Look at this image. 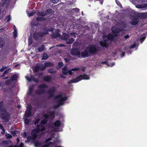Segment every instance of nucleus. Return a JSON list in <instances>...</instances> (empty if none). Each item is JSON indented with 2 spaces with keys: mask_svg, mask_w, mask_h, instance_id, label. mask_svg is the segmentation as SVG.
Returning <instances> with one entry per match:
<instances>
[{
  "mask_svg": "<svg viewBox=\"0 0 147 147\" xmlns=\"http://www.w3.org/2000/svg\"><path fill=\"white\" fill-rule=\"evenodd\" d=\"M54 114V111H51L49 113L50 116L49 115H44L43 117L44 119L41 121L40 125L38 126L37 129H34L32 132L31 135L34 139H35L38 135H41L43 134V131L46 129L44 124L46 123L47 118L49 116H50L51 118H53Z\"/></svg>",
  "mask_w": 147,
  "mask_h": 147,
  "instance_id": "obj_1",
  "label": "nucleus"
},
{
  "mask_svg": "<svg viewBox=\"0 0 147 147\" xmlns=\"http://www.w3.org/2000/svg\"><path fill=\"white\" fill-rule=\"evenodd\" d=\"M111 30L113 32L114 34L112 35L111 34H109L107 36L104 35L103 36V41L100 42V44L102 46L106 47L107 45V42L109 40H113L114 37L117 36V34L121 31L119 28H117L115 26L112 27Z\"/></svg>",
  "mask_w": 147,
  "mask_h": 147,
  "instance_id": "obj_2",
  "label": "nucleus"
},
{
  "mask_svg": "<svg viewBox=\"0 0 147 147\" xmlns=\"http://www.w3.org/2000/svg\"><path fill=\"white\" fill-rule=\"evenodd\" d=\"M0 118L2 120V122H8L10 119V115L7 111L3 101L0 102Z\"/></svg>",
  "mask_w": 147,
  "mask_h": 147,
  "instance_id": "obj_3",
  "label": "nucleus"
},
{
  "mask_svg": "<svg viewBox=\"0 0 147 147\" xmlns=\"http://www.w3.org/2000/svg\"><path fill=\"white\" fill-rule=\"evenodd\" d=\"M67 99L66 97L65 96L64 94L60 93L56 96L55 98V99L59 104L55 106L54 108H57L59 107V106L63 105L64 102Z\"/></svg>",
  "mask_w": 147,
  "mask_h": 147,
  "instance_id": "obj_4",
  "label": "nucleus"
},
{
  "mask_svg": "<svg viewBox=\"0 0 147 147\" xmlns=\"http://www.w3.org/2000/svg\"><path fill=\"white\" fill-rule=\"evenodd\" d=\"M76 35L75 33H71L69 34H65L63 36V39L66 41L67 44H70L74 41L73 38H76Z\"/></svg>",
  "mask_w": 147,
  "mask_h": 147,
  "instance_id": "obj_5",
  "label": "nucleus"
},
{
  "mask_svg": "<svg viewBox=\"0 0 147 147\" xmlns=\"http://www.w3.org/2000/svg\"><path fill=\"white\" fill-rule=\"evenodd\" d=\"M96 51V49L95 45H92L90 46L87 48L86 50L81 53L82 56L84 57H88L89 56V53H93Z\"/></svg>",
  "mask_w": 147,
  "mask_h": 147,
  "instance_id": "obj_6",
  "label": "nucleus"
},
{
  "mask_svg": "<svg viewBox=\"0 0 147 147\" xmlns=\"http://www.w3.org/2000/svg\"><path fill=\"white\" fill-rule=\"evenodd\" d=\"M89 79V76H88L85 75H80V76L77 77L75 79H73L71 81L69 82H68V84H71L74 83H75L79 81H80L82 79L87 80Z\"/></svg>",
  "mask_w": 147,
  "mask_h": 147,
  "instance_id": "obj_7",
  "label": "nucleus"
},
{
  "mask_svg": "<svg viewBox=\"0 0 147 147\" xmlns=\"http://www.w3.org/2000/svg\"><path fill=\"white\" fill-rule=\"evenodd\" d=\"M53 30V29L50 30H49L47 31H45L44 32L35 33L33 35V38L36 40H37L40 37H42L44 35L48 33V31H51Z\"/></svg>",
  "mask_w": 147,
  "mask_h": 147,
  "instance_id": "obj_8",
  "label": "nucleus"
},
{
  "mask_svg": "<svg viewBox=\"0 0 147 147\" xmlns=\"http://www.w3.org/2000/svg\"><path fill=\"white\" fill-rule=\"evenodd\" d=\"M48 88L45 84H41L38 86L39 90L36 91V93L38 94H40L44 93L45 91V89Z\"/></svg>",
  "mask_w": 147,
  "mask_h": 147,
  "instance_id": "obj_9",
  "label": "nucleus"
},
{
  "mask_svg": "<svg viewBox=\"0 0 147 147\" xmlns=\"http://www.w3.org/2000/svg\"><path fill=\"white\" fill-rule=\"evenodd\" d=\"M78 68H75L72 69L71 70H67V67H65L62 68V72L63 74L65 75H67L68 74L69 75H71L73 74V71H77L79 70Z\"/></svg>",
  "mask_w": 147,
  "mask_h": 147,
  "instance_id": "obj_10",
  "label": "nucleus"
},
{
  "mask_svg": "<svg viewBox=\"0 0 147 147\" xmlns=\"http://www.w3.org/2000/svg\"><path fill=\"white\" fill-rule=\"evenodd\" d=\"M52 137H53L52 136L51 137L47 139L46 140V143H47V144L44 145L42 147H49V146L50 145H51L52 146H53L55 144L56 142H58V141L57 140L54 141L53 143L50 142V143H49L48 142L51 140Z\"/></svg>",
  "mask_w": 147,
  "mask_h": 147,
  "instance_id": "obj_11",
  "label": "nucleus"
},
{
  "mask_svg": "<svg viewBox=\"0 0 147 147\" xmlns=\"http://www.w3.org/2000/svg\"><path fill=\"white\" fill-rule=\"evenodd\" d=\"M71 54L73 55H77L78 57L80 56V53L79 50L77 49L74 48L71 50Z\"/></svg>",
  "mask_w": 147,
  "mask_h": 147,
  "instance_id": "obj_12",
  "label": "nucleus"
},
{
  "mask_svg": "<svg viewBox=\"0 0 147 147\" xmlns=\"http://www.w3.org/2000/svg\"><path fill=\"white\" fill-rule=\"evenodd\" d=\"M53 12V11L52 9H49L47 10L45 12H38L37 13V14L39 16H44L49 13H52Z\"/></svg>",
  "mask_w": 147,
  "mask_h": 147,
  "instance_id": "obj_13",
  "label": "nucleus"
},
{
  "mask_svg": "<svg viewBox=\"0 0 147 147\" xmlns=\"http://www.w3.org/2000/svg\"><path fill=\"white\" fill-rule=\"evenodd\" d=\"M25 78L26 80L29 82H31L32 81H33L37 82L39 81V80L38 79L35 78L32 76H31L30 78H29V77L27 76H26Z\"/></svg>",
  "mask_w": 147,
  "mask_h": 147,
  "instance_id": "obj_14",
  "label": "nucleus"
},
{
  "mask_svg": "<svg viewBox=\"0 0 147 147\" xmlns=\"http://www.w3.org/2000/svg\"><path fill=\"white\" fill-rule=\"evenodd\" d=\"M45 66H43L41 67L40 69L42 70H44L47 67H52L53 66V64L50 62L45 63Z\"/></svg>",
  "mask_w": 147,
  "mask_h": 147,
  "instance_id": "obj_15",
  "label": "nucleus"
},
{
  "mask_svg": "<svg viewBox=\"0 0 147 147\" xmlns=\"http://www.w3.org/2000/svg\"><path fill=\"white\" fill-rule=\"evenodd\" d=\"M118 26L120 27V30H122L123 28H125L126 26V24L124 22H121L118 24Z\"/></svg>",
  "mask_w": 147,
  "mask_h": 147,
  "instance_id": "obj_16",
  "label": "nucleus"
},
{
  "mask_svg": "<svg viewBox=\"0 0 147 147\" xmlns=\"http://www.w3.org/2000/svg\"><path fill=\"white\" fill-rule=\"evenodd\" d=\"M9 3V1L8 0H2L1 2V5L2 6H3L5 5L7 7Z\"/></svg>",
  "mask_w": 147,
  "mask_h": 147,
  "instance_id": "obj_17",
  "label": "nucleus"
},
{
  "mask_svg": "<svg viewBox=\"0 0 147 147\" xmlns=\"http://www.w3.org/2000/svg\"><path fill=\"white\" fill-rule=\"evenodd\" d=\"M139 21L138 19V18H135L132 19L131 21V24L133 25L137 24Z\"/></svg>",
  "mask_w": 147,
  "mask_h": 147,
  "instance_id": "obj_18",
  "label": "nucleus"
},
{
  "mask_svg": "<svg viewBox=\"0 0 147 147\" xmlns=\"http://www.w3.org/2000/svg\"><path fill=\"white\" fill-rule=\"evenodd\" d=\"M60 36V34L58 32L57 30H56L55 32H54L52 36L54 38H55Z\"/></svg>",
  "mask_w": 147,
  "mask_h": 147,
  "instance_id": "obj_19",
  "label": "nucleus"
},
{
  "mask_svg": "<svg viewBox=\"0 0 147 147\" xmlns=\"http://www.w3.org/2000/svg\"><path fill=\"white\" fill-rule=\"evenodd\" d=\"M136 7L138 8H146L147 7V3H144L142 5H136Z\"/></svg>",
  "mask_w": 147,
  "mask_h": 147,
  "instance_id": "obj_20",
  "label": "nucleus"
},
{
  "mask_svg": "<svg viewBox=\"0 0 147 147\" xmlns=\"http://www.w3.org/2000/svg\"><path fill=\"white\" fill-rule=\"evenodd\" d=\"M30 110L31 109L30 108L29 109H28L26 111L25 116L26 118H28L30 115L31 114Z\"/></svg>",
  "mask_w": 147,
  "mask_h": 147,
  "instance_id": "obj_21",
  "label": "nucleus"
},
{
  "mask_svg": "<svg viewBox=\"0 0 147 147\" xmlns=\"http://www.w3.org/2000/svg\"><path fill=\"white\" fill-rule=\"evenodd\" d=\"M5 41L2 37H0V48H1L4 45Z\"/></svg>",
  "mask_w": 147,
  "mask_h": 147,
  "instance_id": "obj_22",
  "label": "nucleus"
},
{
  "mask_svg": "<svg viewBox=\"0 0 147 147\" xmlns=\"http://www.w3.org/2000/svg\"><path fill=\"white\" fill-rule=\"evenodd\" d=\"M61 124V122L59 120H57L54 123V125L55 127H58Z\"/></svg>",
  "mask_w": 147,
  "mask_h": 147,
  "instance_id": "obj_23",
  "label": "nucleus"
},
{
  "mask_svg": "<svg viewBox=\"0 0 147 147\" xmlns=\"http://www.w3.org/2000/svg\"><path fill=\"white\" fill-rule=\"evenodd\" d=\"M11 70V69L9 68L8 69L6 70L4 72L3 74L1 76V77H3L5 76V75L6 74H7Z\"/></svg>",
  "mask_w": 147,
  "mask_h": 147,
  "instance_id": "obj_24",
  "label": "nucleus"
},
{
  "mask_svg": "<svg viewBox=\"0 0 147 147\" xmlns=\"http://www.w3.org/2000/svg\"><path fill=\"white\" fill-rule=\"evenodd\" d=\"M45 49L44 45H42L38 49V50L40 52L43 51Z\"/></svg>",
  "mask_w": 147,
  "mask_h": 147,
  "instance_id": "obj_25",
  "label": "nucleus"
},
{
  "mask_svg": "<svg viewBox=\"0 0 147 147\" xmlns=\"http://www.w3.org/2000/svg\"><path fill=\"white\" fill-rule=\"evenodd\" d=\"M43 79L45 81L47 82H49L51 80V78L49 76H47L46 77H45L43 78Z\"/></svg>",
  "mask_w": 147,
  "mask_h": 147,
  "instance_id": "obj_26",
  "label": "nucleus"
},
{
  "mask_svg": "<svg viewBox=\"0 0 147 147\" xmlns=\"http://www.w3.org/2000/svg\"><path fill=\"white\" fill-rule=\"evenodd\" d=\"M54 92V89L50 90L49 91V92L50 97H52L53 96V95Z\"/></svg>",
  "mask_w": 147,
  "mask_h": 147,
  "instance_id": "obj_27",
  "label": "nucleus"
},
{
  "mask_svg": "<svg viewBox=\"0 0 147 147\" xmlns=\"http://www.w3.org/2000/svg\"><path fill=\"white\" fill-rule=\"evenodd\" d=\"M58 65L57 67V69H59L61 67H62L63 65V64L62 62H59L58 63Z\"/></svg>",
  "mask_w": 147,
  "mask_h": 147,
  "instance_id": "obj_28",
  "label": "nucleus"
},
{
  "mask_svg": "<svg viewBox=\"0 0 147 147\" xmlns=\"http://www.w3.org/2000/svg\"><path fill=\"white\" fill-rule=\"evenodd\" d=\"M48 57L49 56L48 55L44 53L43 55L42 59L45 60L47 59L48 58Z\"/></svg>",
  "mask_w": 147,
  "mask_h": 147,
  "instance_id": "obj_29",
  "label": "nucleus"
},
{
  "mask_svg": "<svg viewBox=\"0 0 147 147\" xmlns=\"http://www.w3.org/2000/svg\"><path fill=\"white\" fill-rule=\"evenodd\" d=\"M18 78V76L16 75H14L11 78V80L12 81L15 80L17 79Z\"/></svg>",
  "mask_w": 147,
  "mask_h": 147,
  "instance_id": "obj_30",
  "label": "nucleus"
},
{
  "mask_svg": "<svg viewBox=\"0 0 147 147\" xmlns=\"http://www.w3.org/2000/svg\"><path fill=\"white\" fill-rule=\"evenodd\" d=\"M141 17L143 18H145L147 17V13H142Z\"/></svg>",
  "mask_w": 147,
  "mask_h": 147,
  "instance_id": "obj_31",
  "label": "nucleus"
},
{
  "mask_svg": "<svg viewBox=\"0 0 147 147\" xmlns=\"http://www.w3.org/2000/svg\"><path fill=\"white\" fill-rule=\"evenodd\" d=\"M36 12H33L31 13H29L28 11H27V13L29 17H30L33 16L34 15Z\"/></svg>",
  "mask_w": 147,
  "mask_h": 147,
  "instance_id": "obj_32",
  "label": "nucleus"
},
{
  "mask_svg": "<svg viewBox=\"0 0 147 147\" xmlns=\"http://www.w3.org/2000/svg\"><path fill=\"white\" fill-rule=\"evenodd\" d=\"M39 67L38 66H36L33 68V70L35 72H37L39 70Z\"/></svg>",
  "mask_w": 147,
  "mask_h": 147,
  "instance_id": "obj_33",
  "label": "nucleus"
},
{
  "mask_svg": "<svg viewBox=\"0 0 147 147\" xmlns=\"http://www.w3.org/2000/svg\"><path fill=\"white\" fill-rule=\"evenodd\" d=\"M33 86H30L29 87V93L30 94H31L33 90Z\"/></svg>",
  "mask_w": 147,
  "mask_h": 147,
  "instance_id": "obj_34",
  "label": "nucleus"
},
{
  "mask_svg": "<svg viewBox=\"0 0 147 147\" xmlns=\"http://www.w3.org/2000/svg\"><path fill=\"white\" fill-rule=\"evenodd\" d=\"M24 122L25 124L28 125L30 122V120L27 118H25L24 120Z\"/></svg>",
  "mask_w": 147,
  "mask_h": 147,
  "instance_id": "obj_35",
  "label": "nucleus"
},
{
  "mask_svg": "<svg viewBox=\"0 0 147 147\" xmlns=\"http://www.w3.org/2000/svg\"><path fill=\"white\" fill-rule=\"evenodd\" d=\"M13 34L14 38H16L17 36V31H14L13 32Z\"/></svg>",
  "mask_w": 147,
  "mask_h": 147,
  "instance_id": "obj_36",
  "label": "nucleus"
},
{
  "mask_svg": "<svg viewBox=\"0 0 147 147\" xmlns=\"http://www.w3.org/2000/svg\"><path fill=\"white\" fill-rule=\"evenodd\" d=\"M7 68V67L5 66H2V68L0 69V71L1 72H2L4 71V70Z\"/></svg>",
  "mask_w": 147,
  "mask_h": 147,
  "instance_id": "obj_37",
  "label": "nucleus"
},
{
  "mask_svg": "<svg viewBox=\"0 0 147 147\" xmlns=\"http://www.w3.org/2000/svg\"><path fill=\"white\" fill-rule=\"evenodd\" d=\"M36 19L37 20L42 21L44 20V18H43L38 17L36 18Z\"/></svg>",
  "mask_w": 147,
  "mask_h": 147,
  "instance_id": "obj_38",
  "label": "nucleus"
},
{
  "mask_svg": "<svg viewBox=\"0 0 147 147\" xmlns=\"http://www.w3.org/2000/svg\"><path fill=\"white\" fill-rule=\"evenodd\" d=\"M50 126L51 127V128H52V129L51 130H52L53 131H58V129L54 128L53 126Z\"/></svg>",
  "mask_w": 147,
  "mask_h": 147,
  "instance_id": "obj_39",
  "label": "nucleus"
},
{
  "mask_svg": "<svg viewBox=\"0 0 147 147\" xmlns=\"http://www.w3.org/2000/svg\"><path fill=\"white\" fill-rule=\"evenodd\" d=\"M34 144L35 146L36 147L39 146L40 145V143L38 142H35Z\"/></svg>",
  "mask_w": 147,
  "mask_h": 147,
  "instance_id": "obj_40",
  "label": "nucleus"
},
{
  "mask_svg": "<svg viewBox=\"0 0 147 147\" xmlns=\"http://www.w3.org/2000/svg\"><path fill=\"white\" fill-rule=\"evenodd\" d=\"M6 137L7 139H10L12 138L11 135L9 134H7L6 135Z\"/></svg>",
  "mask_w": 147,
  "mask_h": 147,
  "instance_id": "obj_41",
  "label": "nucleus"
},
{
  "mask_svg": "<svg viewBox=\"0 0 147 147\" xmlns=\"http://www.w3.org/2000/svg\"><path fill=\"white\" fill-rule=\"evenodd\" d=\"M58 1V0H51V1L52 3L54 4L57 3Z\"/></svg>",
  "mask_w": 147,
  "mask_h": 147,
  "instance_id": "obj_42",
  "label": "nucleus"
},
{
  "mask_svg": "<svg viewBox=\"0 0 147 147\" xmlns=\"http://www.w3.org/2000/svg\"><path fill=\"white\" fill-rule=\"evenodd\" d=\"M55 70H54L53 69H50L48 70V71L50 73H53L54 72Z\"/></svg>",
  "mask_w": 147,
  "mask_h": 147,
  "instance_id": "obj_43",
  "label": "nucleus"
},
{
  "mask_svg": "<svg viewBox=\"0 0 147 147\" xmlns=\"http://www.w3.org/2000/svg\"><path fill=\"white\" fill-rule=\"evenodd\" d=\"M6 19L7 20V22H9L11 20V18L10 16H8L6 18Z\"/></svg>",
  "mask_w": 147,
  "mask_h": 147,
  "instance_id": "obj_44",
  "label": "nucleus"
},
{
  "mask_svg": "<svg viewBox=\"0 0 147 147\" xmlns=\"http://www.w3.org/2000/svg\"><path fill=\"white\" fill-rule=\"evenodd\" d=\"M72 10L76 13L78 12L79 11V9L78 8H74L72 9Z\"/></svg>",
  "mask_w": 147,
  "mask_h": 147,
  "instance_id": "obj_45",
  "label": "nucleus"
},
{
  "mask_svg": "<svg viewBox=\"0 0 147 147\" xmlns=\"http://www.w3.org/2000/svg\"><path fill=\"white\" fill-rule=\"evenodd\" d=\"M0 129L3 131H5V129L3 127L2 125L0 123Z\"/></svg>",
  "mask_w": 147,
  "mask_h": 147,
  "instance_id": "obj_46",
  "label": "nucleus"
},
{
  "mask_svg": "<svg viewBox=\"0 0 147 147\" xmlns=\"http://www.w3.org/2000/svg\"><path fill=\"white\" fill-rule=\"evenodd\" d=\"M40 119H37L35 122V125H36L40 121Z\"/></svg>",
  "mask_w": 147,
  "mask_h": 147,
  "instance_id": "obj_47",
  "label": "nucleus"
},
{
  "mask_svg": "<svg viewBox=\"0 0 147 147\" xmlns=\"http://www.w3.org/2000/svg\"><path fill=\"white\" fill-rule=\"evenodd\" d=\"M11 133L13 136H15L16 135V132L15 131H12L11 132Z\"/></svg>",
  "mask_w": 147,
  "mask_h": 147,
  "instance_id": "obj_48",
  "label": "nucleus"
},
{
  "mask_svg": "<svg viewBox=\"0 0 147 147\" xmlns=\"http://www.w3.org/2000/svg\"><path fill=\"white\" fill-rule=\"evenodd\" d=\"M115 63H113L111 64H107V65L108 66L112 67L114 65H115Z\"/></svg>",
  "mask_w": 147,
  "mask_h": 147,
  "instance_id": "obj_49",
  "label": "nucleus"
},
{
  "mask_svg": "<svg viewBox=\"0 0 147 147\" xmlns=\"http://www.w3.org/2000/svg\"><path fill=\"white\" fill-rule=\"evenodd\" d=\"M146 37H143L142 38L140 39V41L141 43L144 40Z\"/></svg>",
  "mask_w": 147,
  "mask_h": 147,
  "instance_id": "obj_50",
  "label": "nucleus"
},
{
  "mask_svg": "<svg viewBox=\"0 0 147 147\" xmlns=\"http://www.w3.org/2000/svg\"><path fill=\"white\" fill-rule=\"evenodd\" d=\"M27 136V135L26 134V133L25 132H24L23 134V136L24 137H26Z\"/></svg>",
  "mask_w": 147,
  "mask_h": 147,
  "instance_id": "obj_51",
  "label": "nucleus"
},
{
  "mask_svg": "<svg viewBox=\"0 0 147 147\" xmlns=\"http://www.w3.org/2000/svg\"><path fill=\"white\" fill-rule=\"evenodd\" d=\"M78 68L79 69V70L80 69V68ZM80 69L81 70H82V71H85V68L84 67H82L81 69Z\"/></svg>",
  "mask_w": 147,
  "mask_h": 147,
  "instance_id": "obj_52",
  "label": "nucleus"
},
{
  "mask_svg": "<svg viewBox=\"0 0 147 147\" xmlns=\"http://www.w3.org/2000/svg\"><path fill=\"white\" fill-rule=\"evenodd\" d=\"M24 146V144L23 143H21L20 144V147H23Z\"/></svg>",
  "mask_w": 147,
  "mask_h": 147,
  "instance_id": "obj_53",
  "label": "nucleus"
},
{
  "mask_svg": "<svg viewBox=\"0 0 147 147\" xmlns=\"http://www.w3.org/2000/svg\"><path fill=\"white\" fill-rule=\"evenodd\" d=\"M135 46V44L132 45L130 47V48L131 49L134 48Z\"/></svg>",
  "mask_w": 147,
  "mask_h": 147,
  "instance_id": "obj_54",
  "label": "nucleus"
},
{
  "mask_svg": "<svg viewBox=\"0 0 147 147\" xmlns=\"http://www.w3.org/2000/svg\"><path fill=\"white\" fill-rule=\"evenodd\" d=\"M129 36L128 35H127L125 36L124 38H127L129 37Z\"/></svg>",
  "mask_w": 147,
  "mask_h": 147,
  "instance_id": "obj_55",
  "label": "nucleus"
},
{
  "mask_svg": "<svg viewBox=\"0 0 147 147\" xmlns=\"http://www.w3.org/2000/svg\"><path fill=\"white\" fill-rule=\"evenodd\" d=\"M64 60L66 62H68L69 61V60L66 58H65Z\"/></svg>",
  "mask_w": 147,
  "mask_h": 147,
  "instance_id": "obj_56",
  "label": "nucleus"
},
{
  "mask_svg": "<svg viewBox=\"0 0 147 147\" xmlns=\"http://www.w3.org/2000/svg\"><path fill=\"white\" fill-rule=\"evenodd\" d=\"M125 53L124 52H123L122 54L121 55V57H123L125 55Z\"/></svg>",
  "mask_w": 147,
  "mask_h": 147,
  "instance_id": "obj_57",
  "label": "nucleus"
},
{
  "mask_svg": "<svg viewBox=\"0 0 147 147\" xmlns=\"http://www.w3.org/2000/svg\"><path fill=\"white\" fill-rule=\"evenodd\" d=\"M14 31H17L16 28L15 26H14L13 27Z\"/></svg>",
  "mask_w": 147,
  "mask_h": 147,
  "instance_id": "obj_58",
  "label": "nucleus"
},
{
  "mask_svg": "<svg viewBox=\"0 0 147 147\" xmlns=\"http://www.w3.org/2000/svg\"><path fill=\"white\" fill-rule=\"evenodd\" d=\"M32 43V42L31 40H29L28 41V43L29 44H31Z\"/></svg>",
  "mask_w": 147,
  "mask_h": 147,
  "instance_id": "obj_59",
  "label": "nucleus"
},
{
  "mask_svg": "<svg viewBox=\"0 0 147 147\" xmlns=\"http://www.w3.org/2000/svg\"><path fill=\"white\" fill-rule=\"evenodd\" d=\"M61 78H65L66 77L65 76H64L63 75H61Z\"/></svg>",
  "mask_w": 147,
  "mask_h": 147,
  "instance_id": "obj_60",
  "label": "nucleus"
},
{
  "mask_svg": "<svg viewBox=\"0 0 147 147\" xmlns=\"http://www.w3.org/2000/svg\"><path fill=\"white\" fill-rule=\"evenodd\" d=\"M5 131H2L1 132V133L2 134H4V133L5 132Z\"/></svg>",
  "mask_w": 147,
  "mask_h": 147,
  "instance_id": "obj_61",
  "label": "nucleus"
},
{
  "mask_svg": "<svg viewBox=\"0 0 147 147\" xmlns=\"http://www.w3.org/2000/svg\"><path fill=\"white\" fill-rule=\"evenodd\" d=\"M17 142L18 143L20 141V140L19 139V138H17Z\"/></svg>",
  "mask_w": 147,
  "mask_h": 147,
  "instance_id": "obj_62",
  "label": "nucleus"
},
{
  "mask_svg": "<svg viewBox=\"0 0 147 147\" xmlns=\"http://www.w3.org/2000/svg\"><path fill=\"white\" fill-rule=\"evenodd\" d=\"M18 65H19L17 64V65H15V67H17L18 66Z\"/></svg>",
  "mask_w": 147,
  "mask_h": 147,
  "instance_id": "obj_63",
  "label": "nucleus"
},
{
  "mask_svg": "<svg viewBox=\"0 0 147 147\" xmlns=\"http://www.w3.org/2000/svg\"><path fill=\"white\" fill-rule=\"evenodd\" d=\"M55 147H61V146H55Z\"/></svg>",
  "mask_w": 147,
  "mask_h": 147,
  "instance_id": "obj_64",
  "label": "nucleus"
}]
</instances>
